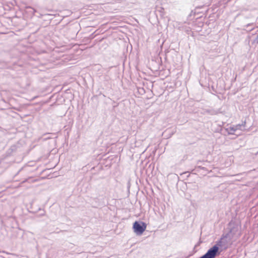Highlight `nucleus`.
<instances>
[{
	"label": "nucleus",
	"mask_w": 258,
	"mask_h": 258,
	"mask_svg": "<svg viewBox=\"0 0 258 258\" xmlns=\"http://www.w3.org/2000/svg\"><path fill=\"white\" fill-rule=\"evenodd\" d=\"M147 225L145 223L142 221H136L133 224L134 232L137 235H141L145 231Z\"/></svg>",
	"instance_id": "1"
},
{
	"label": "nucleus",
	"mask_w": 258,
	"mask_h": 258,
	"mask_svg": "<svg viewBox=\"0 0 258 258\" xmlns=\"http://www.w3.org/2000/svg\"><path fill=\"white\" fill-rule=\"evenodd\" d=\"M219 246L217 245H214L208 250L205 254L200 258H215L219 253Z\"/></svg>",
	"instance_id": "2"
}]
</instances>
